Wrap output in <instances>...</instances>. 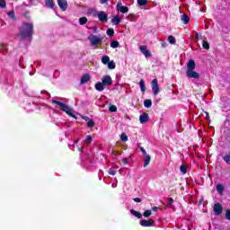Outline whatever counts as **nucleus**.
Returning a JSON list of instances; mask_svg holds the SVG:
<instances>
[{
  "instance_id": "obj_1",
  "label": "nucleus",
  "mask_w": 230,
  "mask_h": 230,
  "mask_svg": "<svg viewBox=\"0 0 230 230\" xmlns=\"http://www.w3.org/2000/svg\"><path fill=\"white\" fill-rule=\"evenodd\" d=\"M33 31H34L33 24L30 22H24L20 29L19 36L21 37V40H24L28 39L29 41H31Z\"/></svg>"
},
{
  "instance_id": "obj_2",
  "label": "nucleus",
  "mask_w": 230,
  "mask_h": 230,
  "mask_svg": "<svg viewBox=\"0 0 230 230\" xmlns=\"http://www.w3.org/2000/svg\"><path fill=\"white\" fill-rule=\"evenodd\" d=\"M196 63L193 59H190L187 64L186 76L196 80L200 79V74L195 71Z\"/></svg>"
},
{
  "instance_id": "obj_3",
  "label": "nucleus",
  "mask_w": 230,
  "mask_h": 230,
  "mask_svg": "<svg viewBox=\"0 0 230 230\" xmlns=\"http://www.w3.org/2000/svg\"><path fill=\"white\" fill-rule=\"evenodd\" d=\"M52 103H55L57 104L58 106H59V109L63 111V112H66L68 116H70L71 118L76 119L77 117L76 115L73 114L72 113V109L67 105V104H65L59 101H57V100H52Z\"/></svg>"
},
{
  "instance_id": "obj_4",
  "label": "nucleus",
  "mask_w": 230,
  "mask_h": 230,
  "mask_svg": "<svg viewBox=\"0 0 230 230\" xmlns=\"http://www.w3.org/2000/svg\"><path fill=\"white\" fill-rule=\"evenodd\" d=\"M151 86H152L153 94L155 96L159 94L160 87H159V84H158V79H153V81L151 83Z\"/></svg>"
},
{
  "instance_id": "obj_5",
  "label": "nucleus",
  "mask_w": 230,
  "mask_h": 230,
  "mask_svg": "<svg viewBox=\"0 0 230 230\" xmlns=\"http://www.w3.org/2000/svg\"><path fill=\"white\" fill-rule=\"evenodd\" d=\"M89 40H90L92 46H97L102 41H103V38H101V37H98L95 35H92L89 37Z\"/></svg>"
},
{
  "instance_id": "obj_6",
  "label": "nucleus",
  "mask_w": 230,
  "mask_h": 230,
  "mask_svg": "<svg viewBox=\"0 0 230 230\" xmlns=\"http://www.w3.org/2000/svg\"><path fill=\"white\" fill-rule=\"evenodd\" d=\"M116 10L123 14H127L128 13V7L124 6L121 2H117Z\"/></svg>"
},
{
  "instance_id": "obj_7",
  "label": "nucleus",
  "mask_w": 230,
  "mask_h": 230,
  "mask_svg": "<svg viewBox=\"0 0 230 230\" xmlns=\"http://www.w3.org/2000/svg\"><path fill=\"white\" fill-rule=\"evenodd\" d=\"M213 211L216 216H221L223 214V206L221 203H215L213 207Z\"/></svg>"
},
{
  "instance_id": "obj_8",
  "label": "nucleus",
  "mask_w": 230,
  "mask_h": 230,
  "mask_svg": "<svg viewBox=\"0 0 230 230\" xmlns=\"http://www.w3.org/2000/svg\"><path fill=\"white\" fill-rule=\"evenodd\" d=\"M93 16H97L101 22H108V15L104 11H101L94 14Z\"/></svg>"
},
{
  "instance_id": "obj_9",
  "label": "nucleus",
  "mask_w": 230,
  "mask_h": 230,
  "mask_svg": "<svg viewBox=\"0 0 230 230\" xmlns=\"http://www.w3.org/2000/svg\"><path fill=\"white\" fill-rule=\"evenodd\" d=\"M155 221L152 218L149 220H141L139 221V225L142 226L143 227H151L154 226Z\"/></svg>"
},
{
  "instance_id": "obj_10",
  "label": "nucleus",
  "mask_w": 230,
  "mask_h": 230,
  "mask_svg": "<svg viewBox=\"0 0 230 230\" xmlns=\"http://www.w3.org/2000/svg\"><path fill=\"white\" fill-rule=\"evenodd\" d=\"M58 6L60 7L62 12H66L68 7L67 0H58Z\"/></svg>"
},
{
  "instance_id": "obj_11",
  "label": "nucleus",
  "mask_w": 230,
  "mask_h": 230,
  "mask_svg": "<svg viewBox=\"0 0 230 230\" xmlns=\"http://www.w3.org/2000/svg\"><path fill=\"white\" fill-rule=\"evenodd\" d=\"M139 49L141 53L144 55L145 58H151L152 53L148 50L147 47L146 45L140 46Z\"/></svg>"
},
{
  "instance_id": "obj_12",
  "label": "nucleus",
  "mask_w": 230,
  "mask_h": 230,
  "mask_svg": "<svg viewBox=\"0 0 230 230\" xmlns=\"http://www.w3.org/2000/svg\"><path fill=\"white\" fill-rule=\"evenodd\" d=\"M91 80V75L89 73H85L82 75V78H81V85H84L85 84H87L89 81Z\"/></svg>"
},
{
  "instance_id": "obj_13",
  "label": "nucleus",
  "mask_w": 230,
  "mask_h": 230,
  "mask_svg": "<svg viewBox=\"0 0 230 230\" xmlns=\"http://www.w3.org/2000/svg\"><path fill=\"white\" fill-rule=\"evenodd\" d=\"M102 84H104L106 86H110L112 84V79L109 75L102 76Z\"/></svg>"
},
{
  "instance_id": "obj_14",
  "label": "nucleus",
  "mask_w": 230,
  "mask_h": 230,
  "mask_svg": "<svg viewBox=\"0 0 230 230\" xmlns=\"http://www.w3.org/2000/svg\"><path fill=\"white\" fill-rule=\"evenodd\" d=\"M45 6L51 10H55L56 3L54 0H45Z\"/></svg>"
},
{
  "instance_id": "obj_15",
  "label": "nucleus",
  "mask_w": 230,
  "mask_h": 230,
  "mask_svg": "<svg viewBox=\"0 0 230 230\" xmlns=\"http://www.w3.org/2000/svg\"><path fill=\"white\" fill-rule=\"evenodd\" d=\"M148 120H149V115L147 113H144L139 116V121L141 124H145L148 122Z\"/></svg>"
},
{
  "instance_id": "obj_16",
  "label": "nucleus",
  "mask_w": 230,
  "mask_h": 230,
  "mask_svg": "<svg viewBox=\"0 0 230 230\" xmlns=\"http://www.w3.org/2000/svg\"><path fill=\"white\" fill-rule=\"evenodd\" d=\"M0 53L6 55L8 53V45L4 43L0 44Z\"/></svg>"
},
{
  "instance_id": "obj_17",
  "label": "nucleus",
  "mask_w": 230,
  "mask_h": 230,
  "mask_svg": "<svg viewBox=\"0 0 230 230\" xmlns=\"http://www.w3.org/2000/svg\"><path fill=\"white\" fill-rule=\"evenodd\" d=\"M105 84H103V83H102V82H97L96 84H95V90L97 91V92H103L104 90H105Z\"/></svg>"
},
{
  "instance_id": "obj_18",
  "label": "nucleus",
  "mask_w": 230,
  "mask_h": 230,
  "mask_svg": "<svg viewBox=\"0 0 230 230\" xmlns=\"http://www.w3.org/2000/svg\"><path fill=\"white\" fill-rule=\"evenodd\" d=\"M152 106H153V102H152L151 99H146V100H144V107H145L146 109H149V108H151Z\"/></svg>"
},
{
  "instance_id": "obj_19",
  "label": "nucleus",
  "mask_w": 230,
  "mask_h": 230,
  "mask_svg": "<svg viewBox=\"0 0 230 230\" xmlns=\"http://www.w3.org/2000/svg\"><path fill=\"white\" fill-rule=\"evenodd\" d=\"M151 161H152V157L149 155H146L144 158V167H146Z\"/></svg>"
},
{
  "instance_id": "obj_20",
  "label": "nucleus",
  "mask_w": 230,
  "mask_h": 230,
  "mask_svg": "<svg viewBox=\"0 0 230 230\" xmlns=\"http://www.w3.org/2000/svg\"><path fill=\"white\" fill-rule=\"evenodd\" d=\"M216 188H217V191L220 195H223L224 191L226 190L225 186L222 185V184H217Z\"/></svg>"
},
{
  "instance_id": "obj_21",
  "label": "nucleus",
  "mask_w": 230,
  "mask_h": 230,
  "mask_svg": "<svg viewBox=\"0 0 230 230\" xmlns=\"http://www.w3.org/2000/svg\"><path fill=\"white\" fill-rule=\"evenodd\" d=\"M139 86H140L141 92L146 93V84H145V79H140Z\"/></svg>"
},
{
  "instance_id": "obj_22",
  "label": "nucleus",
  "mask_w": 230,
  "mask_h": 230,
  "mask_svg": "<svg viewBox=\"0 0 230 230\" xmlns=\"http://www.w3.org/2000/svg\"><path fill=\"white\" fill-rule=\"evenodd\" d=\"M130 213L132 216L137 217V218H143V214L134 209H130Z\"/></svg>"
},
{
  "instance_id": "obj_23",
  "label": "nucleus",
  "mask_w": 230,
  "mask_h": 230,
  "mask_svg": "<svg viewBox=\"0 0 230 230\" xmlns=\"http://www.w3.org/2000/svg\"><path fill=\"white\" fill-rule=\"evenodd\" d=\"M110 62H111V60H110V57H109L108 55L102 56V63L103 65H107V64H109Z\"/></svg>"
},
{
  "instance_id": "obj_24",
  "label": "nucleus",
  "mask_w": 230,
  "mask_h": 230,
  "mask_svg": "<svg viewBox=\"0 0 230 230\" xmlns=\"http://www.w3.org/2000/svg\"><path fill=\"white\" fill-rule=\"evenodd\" d=\"M181 21L183 23L187 24L190 22V18H189V16L187 14L184 13V14L181 15Z\"/></svg>"
},
{
  "instance_id": "obj_25",
  "label": "nucleus",
  "mask_w": 230,
  "mask_h": 230,
  "mask_svg": "<svg viewBox=\"0 0 230 230\" xmlns=\"http://www.w3.org/2000/svg\"><path fill=\"white\" fill-rule=\"evenodd\" d=\"M120 22H121V20H120V18H119L118 16H114V17L111 19V22H112L114 25H119Z\"/></svg>"
},
{
  "instance_id": "obj_26",
  "label": "nucleus",
  "mask_w": 230,
  "mask_h": 230,
  "mask_svg": "<svg viewBox=\"0 0 230 230\" xmlns=\"http://www.w3.org/2000/svg\"><path fill=\"white\" fill-rule=\"evenodd\" d=\"M119 46V41H117V40H112V41L111 42V48L113 49H118Z\"/></svg>"
},
{
  "instance_id": "obj_27",
  "label": "nucleus",
  "mask_w": 230,
  "mask_h": 230,
  "mask_svg": "<svg viewBox=\"0 0 230 230\" xmlns=\"http://www.w3.org/2000/svg\"><path fill=\"white\" fill-rule=\"evenodd\" d=\"M7 15H8V17L11 18L13 21H16V20H17V18H15L14 11H13V10L9 11V12L7 13Z\"/></svg>"
},
{
  "instance_id": "obj_28",
  "label": "nucleus",
  "mask_w": 230,
  "mask_h": 230,
  "mask_svg": "<svg viewBox=\"0 0 230 230\" xmlns=\"http://www.w3.org/2000/svg\"><path fill=\"white\" fill-rule=\"evenodd\" d=\"M128 20L131 22H135L137 21L135 13H129L128 16Z\"/></svg>"
},
{
  "instance_id": "obj_29",
  "label": "nucleus",
  "mask_w": 230,
  "mask_h": 230,
  "mask_svg": "<svg viewBox=\"0 0 230 230\" xmlns=\"http://www.w3.org/2000/svg\"><path fill=\"white\" fill-rule=\"evenodd\" d=\"M114 34H115V31L112 28H110L106 31V35H108L109 37H112L114 36Z\"/></svg>"
},
{
  "instance_id": "obj_30",
  "label": "nucleus",
  "mask_w": 230,
  "mask_h": 230,
  "mask_svg": "<svg viewBox=\"0 0 230 230\" xmlns=\"http://www.w3.org/2000/svg\"><path fill=\"white\" fill-rule=\"evenodd\" d=\"M137 4L139 6H146L148 4V0H137Z\"/></svg>"
},
{
  "instance_id": "obj_31",
  "label": "nucleus",
  "mask_w": 230,
  "mask_h": 230,
  "mask_svg": "<svg viewBox=\"0 0 230 230\" xmlns=\"http://www.w3.org/2000/svg\"><path fill=\"white\" fill-rule=\"evenodd\" d=\"M109 69L112 70L116 68V63L114 62V60H111L110 63L107 64Z\"/></svg>"
},
{
  "instance_id": "obj_32",
  "label": "nucleus",
  "mask_w": 230,
  "mask_h": 230,
  "mask_svg": "<svg viewBox=\"0 0 230 230\" xmlns=\"http://www.w3.org/2000/svg\"><path fill=\"white\" fill-rule=\"evenodd\" d=\"M222 159L226 163V164H230V153L223 156Z\"/></svg>"
},
{
  "instance_id": "obj_33",
  "label": "nucleus",
  "mask_w": 230,
  "mask_h": 230,
  "mask_svg": "<svg viewBox=\"0 0 230 230\" xmlns=\"http://www.w3.org/2000/svg\"><path fill=\"white\" fill-rule=\"evenodd\" d=\"M168 40H169L170 44H172V45L176 44V39L174 36H168Z\"/></svg>"
},
{
  "instance_id": "obj_34",
  "label": "nucleus",
  "mask_w": 230,
  "mask_h": 230,
  "mask_svg": "<svg viewBox=\"0 0 230 230\" xmlns=\"http://www.w3.org/2000/svg\"><path fill=\"white\" fill-rule=\"evenodd\" d=\"M88 22V19L86 17L79 18V22L81 25H85Z\"/></svg>"
},
{
  "instance_id": "obj_35",
  "label": "nucleus",
  "mask_w": 230,
  "mask_h": 230,
  "mask_svg": "<svg viewBox=\"0 0 230 230\" xmlns=\"http://www.w3.org/2000/svg\"><path fill=\"white\" fill-rule=\"evenodd\" d=\"M120 139L122 142L126 143L128 140V137L126 133H121Z\"/></svg>"
},
{
  "instance_id": "obj_36",
  "label": "nucleus",
  "mask_w": 230,
  "mask_h": 230,
  "mask_svg": "<svg viewBox=\"0 0 230 230\" xmlns=\"http://www.w3.org/2000/svg\"><path fill=\"white\" fill-rule=\"evenodd\" d=\"M180 171L181 173L186 174L187 173V166L185 164L181 165Z\"/></svg>"
},
{
  "instance_id": "obj_37",
  "label": "nucleus",
  "mask_w": 230,
  "mask_h": 230,
  "mask_svg": "<svg viewBox=\"0 0 230 230\" xmlns=\"http://www.w3.org/2000/svg\"><path fill=\"white\" fill-rule=\"evenodd\" d=\"M202 48L204 49H209V44H208V42L207 40H203L202 41Z\"/></svg>"
},
{
  "instance_id": "obj_38",
  "label": "nucleus",
  "mask_w": 230,
  "mask_h": 230,
  "mask_svg": "<svg viewBox=\"0 0 230 230\" xmlns=\"http://www.w3.org/2000/svg\"><path fill=\"white\" fill-rule=\"evenodd\" d=\"M95 122L93 120H89L88 123H86V126H88L89 128H93L95 127Z\"/></svg>"
},
{
  "instance_id": "obj_39",
  "label": "nucleus",
  "mask_w": 230,
  "mask_h": 230,
  "mask_svg": "<svg viewBox=\"0 0 230 230\" xmlns=\"http://www.w3.org/2000/svg\"><path fill=\"white\" fill-rule=\"evenodd\" d=\"M150 216H152V210H146L144 213H143V217H150Z\"/></svg>"
},
{
  "instance_id": "obj_40",
  "label": "nucleus",
  "mask_w": 230,
  "mask_h": 230,
  "mask_svg": "<svg viewBox=\"0 0 230 230\" xmlns=\"http://www.w3.org/2000/svg\"><path fill=\"white\" fill-rule=\"evenodd\" d=\"M7 4L5 0H0V8H6Z\"/></svg>"
},
{
  "instance_id": "obj_41",
  "label": "nucleus",
  "mask_w": 230,
  "mask_h": 230,
  "mask_svg": "<svg viewBox=\"0 0 230 230\" xmlns=\"http://www.w3.org/2000/svg\"><path fill=\"white\" fill-rule=\"evenodd\" d=\"M92 141H93L92 137H91L90 135L86 136L85 140H84V143H86V144H91Z\"/></svg>"
},
{
  "instance_id": "obj_42",
  "label": "nucleus",
  "mask_w": 230,
  "mask_h": 230,
  "mask_svg": "<svg viewBox=\"0 0 230 230\" xmlns=\"http://www.w3.org/2000/svg\"><path fill=\"white\" fill-rule=\"evenodd\" d=\"M109 111H110V112H117L118 108L115 105H111V106H110Z\"/></svg>"
},
{
  "instance_id": "obj_43",
  "label": "nucleus",
  "mask_w": 230,
  "mask_h": 230,
  "mask_svg": "<svg viewBox=\"0 0 230 230\" xmlns=\"http://www.w3.org/2000/svg\"><path fill=\"white\" fill-rule=\"evenodd\" d=\"M173 202H174V199H173L172 198H169V201H168V203H167V207H168V208H172Z\"/></svg>"
},
{
  "instance_id": "obj_44",
  "label": "nucleus",
  "mask_w": 230,
  "mask_h": 230,
  "mask_svg": "<svg viewBox=\"0 0 230 230\" xmlns=\"http://www.w3.org/2000/svg\"><path fill=\"white\" fill-rule=\"evenodd\" d=\"M109 174L114 176L116 175V171L114 169L110 168Z\"/></svg>"
},
{
  "instance_id": "obj_45",
  "label": "nucleus",
  "mask_w": 230,
  "mask_h": 230,
  "mask_svg": "<svg viewBox=\"0 0 230 230\" xmlns=\"http://www.w3.org/2000/svg\"><path fill=\"white\" fill-rule=\"evenodd\" d=\"M226 218L230 221V209H227L226 212Z\"/></svg>"
},
{
  "instance_id": "obj_46",
  "label": "nucleus",
  "mask_w": 230,
  "mask_h": 230,
  "mask_svg": "<svg viewBox=\"0 0 230 230\" xmlns=\"http://www.w3.org/2000/svg\"><path fill=\"white\" fill-rule=\"evenodd\" d=\"M140 151L142 152L143 155H147L146 151L144 147L140 146Z\"/></svg>"
},
{
  "instance_id": "obj_47",
  "label": "nucleus",
  "mask_w": 230,
  "mask_h": 230,
  "mask_svg": "<svg viewBox=\"0 0 230 230\" xmlns=\"http://www.w3.org/2000/svg\"><path fill=\"white\" fill-rule=\"evenodd\" d=\"M122 164H128V158H122Z\"/></svg>"
},
{
  "instance_id": "obj_48",
  "label": "nucleus",
  "mask_w": 230,
  "mask_h": 230,
  "mask_svg": "<svg viewBox=\"0 0 230 230\" xmlns=\"http://www.w3.org/2000/svg\"><path fill=\"white\" fill-rule=\"evenodd\" d=\"M109 0H100L101 4H107Z\"/></svg>"
},
{
  "instance_id": "obj_49",
  "label": "nucleus",
  "mask_w": 230,
  "mask_h": 230,
  "mask_svg": "<svg viewBox=\"0 0 230 230\" xmlns=\"http://www.w3.org/2000/svg\"><path fill=\"white\" fill-rule=\"evenodd\" d=\"M134 202H137V203H140L141 202V199L140 198H135L133 199Z\"/></svg>"
},
{
  "instance_id": "obj_50",
  "label": "nucleus",
  "mask_w": 230,
  "mask_h": 230,
  "mask_svg": "<svg viewBox=\"0 0 230 230\" xmlns=\"http://www.w3.org/2000/svg\"><path fill=\"white\" fill-rule=\"evenodd\" d=\"M161 46L163 49H165L168 46V44H167V42H163V43H161Z\"/></svg>"
},
{
  "instance_id": "obj_51",
  "label": "nucleus",
  "mask_w": 230,
  "mask_h": 230,
  "mask_svg": "<svg viewBox=\"0 0 230 230\" xmlns=\"http://www.w3.org/2000/svg\"><path fill=\"white\" fill-rule=\"evenodd\" d=\"M157 209H158V208H157V207H153V208H152V210H153L154 212H156V211H157Z\"/></svg>"
},
{
  "instance_id": "obj_52",
  "label": "nucleus",
  "mask_w": 230,
  "mask_h": 230,
  "mask_svg": "<svg viewBox=\"0 0 230 230\" xmlns=\"http://www.w3.org/2000/svg\"><path fill=\"white\" fill-rule=\"evenodd\" d=\"M205 113H206V119H209V114H208V112L206 111Z\"/></svg>"
},
{
  "instance_id": "obj_53",
  "label": "nucleus",
  "mask_w": 230,
  "mask_h": 230,
  "mask_svg": "<svg viewBox=\"0 0 230 230\" xmlns=\"http://www.w3.org/2000/svg\"><path fill=\"white\" fill-rule=\"evenodd\" d=\"M83 119L88 120V119H89V117H88V116H84V117H83Z\"/></svg>"
},
{
  "instance_id": "obj_54",
  "label": "nucleus",
  "mask_w": 230,
  "mask_h": 230,
  "mask_svg": "<svg viewBox=\"0 0 230 230\" xmlns=\"http://www.w3.org/2000/svg\"><path fill=\"white\" fill-rule=\"evenodd\" d=\"M27 15H29V11H27L26 13H25V16L27 17Z\"/></svg>"
},
{
  "instance_id": "obj_55",
  "label": "nucleus",
  "mask_w": 230,
  "mask_h": 230,
  "mask_svg": "<svg viewBox=\"0 0 230 230\" xmlns=\"http://www.w3.org/2000/svg\"><path fill=\"white\" fill-rule=\"evenodd\" d=\"M78 142H79V139H76V140L75 141V144H77Z\"/></svg>"
},
{
  "instance_id": "obj_56",
  "label": "nucleus",
  "mask_w": 230,
  "mask_h": 230,
  "mask_svg": "<svg viewBox=\"0 0 230 230\" xmlns=\"http://www.w3.org/2000/svg\"><path fill=\"white\" fill-rule=\"evenodd\" d=\"M33 0H29V2H32Z\"/></svg>"
}]
</instances>
